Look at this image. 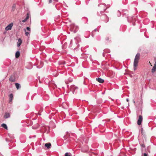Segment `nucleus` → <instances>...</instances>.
<instances>
[{
    "mask_svg": "<svg viewBox=\"0 0 156 156\" xmlns=\"http://www.w3.org/2000/svg\"><path fill=\"white\" fill-rule=\"evenodd\" d=\"M97 29H94V31L95 32H96L97 31Z\"/></svg>",
    "mask_w": 156,
    "mask_h": 156,
    "instance_id": "obj_31",
    "label": "nucleus"
},
{
    "mask_svg": "<svg viewBox=\"0 0 156 156\" xmlns=\"http://www.w3.org/2000/svg\"><path fill=\"white\" fill-rule=\"evenodd\" d=\"M73 81V79L71 78H69L67 80H65L66 83L67 84L69 82H71Z\"/></svg>",
    "mask_w": 156,
    "mask_h": 156,
    "instance_id": "obj_9",
    "label": "nucleus"
},
{
    "mask_svg": "<svg viewBox=\"0 0 156 156\" xmlns=\"http://www.w3.org/2000/svg\"><path fill=\"white\" fill-rule=\"evenodd\" d=\"M27 16H26V18H25V19L27 20L29 18V16H28V13H27Z\"/></svg>",
    "mask_w": 156,
    "mask_h": 156,
    "instance_id": "obj_22",
    "label": "nucleus"
},
{
    "mask_svg": "<svg viewBox=\"0 0 156 156\" xmlns=\"http://www.w3.org/2000/svg\"><path fill=\"white\" fill-rule=\"evenodd\" d=\"M49 0V3H51L52 2V0Z\"/></svg>",
    "mask_w": 156,
    "mask_h": 156,
    "instance_id": "obj_30",
    "label": "nucleus"
},
{
    "mask_svg": "<svg viewBox=\"0 0 156 156\" xmlns=\"http://www.w3.org/2000/svg\"><path fill=\"white\" fill-rule=\"evenodd\" d=\"M104 11H101L100 12H98L97 14L98 16L101 15V18L102 20L105 22L107 23L109 21V18L105 14H102L104 12Z\"/></svg>",
    "mask_w": 156,
    "mask_h": 156,
    "instance_id": "obj_1",
    "label": "nucleus"
},
{
    "mask_svg": "<svg viewBox=\"0 0 156 156\" xmlns=\"http://www.w3.org/2000/svg\"><path fill=\"white\" fill-rule=\"evenodd\" d=\"M4 117L5 119H7L10 117V114L8 113H5L4 115Z\"/></svg>",
    "mask_w": 156,
    "mask_h": 156,
    "instance_id": "obj_11",
    "label": "nucleus"
},
{
    "mask_svg": "<svg viewBox=\"0 0 156 156\" xmlns=\"http://www.w3.org/2000/svg\"><path fill=\"white\" fill-rule=\"evenodd\" d=\"M37 68L39 69V68H40L41 67H38V66H37Z\"/></svg>",
    "mask_w": 156,
    "mask_h": 156,
    "instance_id": "obj_34",
    "label": "nucleus"
},
{
    "mask_svg": "<svg viewBox=\"0 0 156 156\" xmlns=\"http://www.w3.org/2000/svg\"><path fill=\"white\" fill-rule=\"evenodd\" d=\"M27 21V20L25 19L24 20H23L22 21V22L23 23H24L26 21Z\"/></svg>",
    "mask_w": 156,
    "mask_h": 156,
    "instance_id": "obj_26",
    "label": "nucleus"
},
{
    "mask_svg": "<svg viewBox=\"0 0 156 156\" xmlns=\"http://www.w3.org/2000/svg\"><path fill=\"white\" fill-rule=\"evenodd\" d=\"M44 146L47 147L48 149L50 148L51 147V144L50 143H46L45 144Z\"/></svg>",
    "mask_w": 156,
    "mask_h": 156,
    "instance_id": "obj_10",
    "label": "nucleus"
},
{
    "mask_svg": "<svg viewBox=\"0 0 156 156\" xmlns=\"http://www.w3.org/2000/svg\"><path fill=\"white\" fill-rule=\"evenodd\" d=\"M22 43V40L20 38H19L18 40L17 43V46L18 47H19Z\"/></svg>",
    "mask_w": 156,
    "mask_h": 156,
    "instance_id": "obj_8",
    "label": "nucleus"
},
{
    "mask_svg": "<svg viewBox=\"0 0 156 156\" xmlns=\"http://www.w3.org/2000/svg\"><path fill=\"white\" fill-rule=\"evenodd\" d=\"M118 12H119V14H118V17H119L121 16V13L119 11H118Z\"/></svg>",
    "mask_w": 156,
    "mask_h": 156,
    "instance_id": "obj_25",
    "label": "nucleus"
},
{
    "mask_svg": "<svg viewBox=\"0 0 156 156\" xmlns=\"http://www.w3.org/2000/svg\"><path fill=\"white\" fill-rule=\"evenodd\" d=\"M71 91H72L73 94H76L77 91L78 87L74 85H71L70 87Z\"/></svg>",
    "mask_w": 156,
    "mask_h": 156,
    "instance_id": "obj_4",
    "label": "nucleus"
},
{
    "mask_svg": "<svg viewBox=\"0 0 156 156\" xmlns=\"http://www.w3.org/2000/svg\"><path fill=\"white\" fill-rule=\"evenodd\" d=\"M78 29V27L74 24H72L70 26V30L74 33L76 32Z\"/></svg>",
    "mask_w": 156,
    "mask_h": 156,
    "instance_id": "obj_3",
    "label": "nucleus"
},
{
    "mask_svg": "<svg viewBox=\"0 0 156 156\" xmlns=\"http://www.w3.org/2000/svg\"><path fill=\"white\" fill-rule=\"evenodd\" d=\"M9 80L10 81L12 82H14L15 81V77L13 76H11L9 78Z\"/></svg>",
    "mask_w": 156,
    "mask_h": 156,
    "instance_id": "obj_13",
    "label": "nucleus"
},
{
    "mask_svg": "<svg viewBox=\"0 0 156 156\" xmlns=\"http://www.w3.org/2000/svg\"><path fill=\"white\" fill-rule=\"evenodd\" d=\"M9 96V102L12 101L13 98V95L12 94H11Z\"/></svg>",
    "mask_w": 156,
    "mask_h": 156,
    "instance_id": "obj_15",
    "label": "nucleus"
},
{
    "mask_svg": "<svg viewBox=\"0 0 156 156\" xmlns=\"http://www.w3.org/2000/svg\"><path fill=\"white\" fill-rule=\"evenodd\" d=\"M154 59H155V60H156V58H155Z\"/></svg>",
    "mask_w": 156,
    "mask_h": 156,
    "instance_id": "obj_40",
    "label": "nucleus"
},
{
    "mask_svg": "<svg viewBox=\"0 0 156 156\" xmlns=\"http://www.w3.org/2000/svg\"><path fill=\"white\" fill-rule=\"evenodd\" d=\"M15 86L17 89H19L20 87V84L18 83H16L15 84Z\"/></svg>",
    "mask_w": 156,
    "mask_h": 156,
    "instance_id": "obj_17",
    "label": "nucleus"
},
{
    "mask_svg": "<svg viewBox=\"0 0 156 156\" xmlns=\"http://www.w3.org/2000/svg\"><path fill=\"white\" fill-rule=\"evenodd\" d=\"M76 38H75H75H74V39H75V40H76Z\"/></svg>",
    "mask_w": 156,
    "mask_h": 156,
    "instance_id": "obj_38",
    "label": "nucleus"
},
{
    "mask_svg": "<svg viewBox=\"0 0 156 156\" xmlns=\"http://www.w3.org/2000/svg\"><path fill=\"white\" fill-rule=\"evenodd\" d=\"M65 156H71V154L69 153H66L65 154Z\"/></svg>",
    "mask_w": 156,
    "mask_h": 156,
    "instance_id": "obj_20",
    "label": "nucleus"
},
{
    "mask_svg": "<svg viewBox=\"0 0 156 156\" xmlns=\"http://www.w3.org/2000/svg\"><path fill=\"white\" fill-rule=\"evenodd\" d=\"M133 102H134V103H135V101H134V100L133 101Z\"/></svg>",
    "mask_w": 156,
    "mask_h": 156,
    "instance_id": "obj_37",
    "label": "nucleus"
},
{
    "mask_svg": "<svg viewBox=\"0 0 156 156\" xmlns=\"http://www.w3.org/2000/svg\"><path fill=\"white\" fill-rule=\"evenodd\" d=\"M140 54L137 53L135 56L133 63V69L134 70H135L136 69V66H137L139 60L140 59Z\"/></svg>",
    "mask_w": 156,
    "mask_h": 156,
    "instance_id": "obj_2",
    "label": "nucleus"
},
{
    "mask_svg": "<svg viewBox=\"0 0 156 156\" xmlns=\"http://www.w3.org/2000/svg\"><path fill=\"white\" fill-rule=\"evenodd\" d=\"M143 121V117L141 115L139 116V119L137 121V123L138 125H140Z\"/></svg>",
    "mask_w": 156,
    "mask_h": 156,
    "instance_id": "obj_5",
    "label": "nucleus"
},
{
    "mask_svg": "<svg viewBox=\"0 0 156 156\" xmlns=\"http://www.w3.org/2000/svg\"><path fill=\"white\" fill-rule=\"evenodd\" d=\"M2 126L6 129H7L8 127L7 125L5 123H3L2 124Z\"/></svg>",
    "mask_w": 156,
    "mask_h": 156,
    "instance_id": "obj_18",
    "label": "nucleus"
},
{
    "mask_svg": "<svg viewBox=\"0 0 156 156\" xmlns=\"http://www.w3.org/2000/svg\"><path fill=\"white\" fill-rule=\"evenodd\" d=\"M25 34L27 36H28L29 35V34L28 32H27L26 30H25Z\"/></svg>",
    "mask_w": 156,
    "mask_h": 156,
    "instance_id": "obj_21",
    "label": "nucleus"
},
{
    "mask_svg": "<svg viewBox=\"0 0 156 156\" xmlns=\"http://www.w3.org/2000/svg\"><path fill=\"white\" fill-rule=\"evenodd\" d=\"M128 21H129V22H130V21L129 20V18H128Z\"/></svg>",
    "mask_w": 156,
    "mask_h": 156,
    "instance_id": "obj_35",
    "label": "nucleus"
},
{
    "mask_svg": "<svg viewBox=\"0 0 156 156\" xmlns=\"http://www.w3.org/2000/svg\"><path fill=\"white\" fill-rule=\"evenodd\" d=\"M98 6L102 8L103 9L104 11L106 9L105 8L106 6L103 3L99 4Z\"/></svg>",
    "mask_w": 156,
    "mask_h": 156,
    "instance_id": "obj_7",
    "label": "nucleus"
},
{
    "mask_svg": "<svg viewBox=\"0 0 156 156\" xmlns=\"http://www.w3.org/2000/svg\"><path fill=\"white\" fill-rule=\"evenodd\" d=\"M142 156H148V154L146 153H144V155Z\"/></svg>",
    "mask_w": 156,
    "mask_h": 156,
    "instance_id": "obj_24",
    "label": "nucleus"
},
{
    "mask_svg": "<svg viewBox=\"0 0 156 156\" xmlns=\"http://www.w3.org/2000/svg\"><path fill=\"white\" fill-rule=\"evenodd\" d=\"M16 9V4H14L12 6V8L11 9L12 12L14 11Z\"/></svg>",
    "mask_w": 156,
    "mask_h": 156,
    "instance_id": "obj_16",
    "label": "nucleus"
},
{
    "mask_svg": "<svg viewBox=\"0 0 156 156\" xmlns=\"http://www.w3.org/2000/svg\"><path fill=\"white\" fill-rule=\"evenodd\" d=\"M13 25V23H11L5 28V30H10Z\"/></svg>",
    "mask_w": 156,
    "mask_h": 156,
    "instance_id": "obj_6",
    "label": "nucleus"
},
{
    "mask_svg": "<svg viewBox=\"0 0 156 156\" xmlns=\"http://www.w3.org/2000/svg\"><path fill=\"white\" fill-rule=\"evenodd\" d=\"M27 30H28V31H30V29L29 27H27Z\"/></svg>",
    "mask_w": 156,
    "mask_h": 156,
    "instance_id": "obj_23",
    "label": "nucleus"
},
{
    "mask_svg": "<svg viewBox=\"0 0 156 156\" xmlns=\"http://www.w3.org/2000/svg\"><path fill=\"white\" fill-rule=\"evenodd\" d=\"M32 128L33 129H36V128L34 127V126H32Z\"/></svg>",
    "mask_w": 156,
    "mask_h": 156,
    "instance_id": "obj_29",
    "label": "nucleus"
},
{
    "mask_svg": "<svg viewBox=\"0 0 156 156\" xmlns=\"http://www.w3.org/2000/svg\"><path fill=\"white\" fill-rule=\"evenodd\" d=\"M72 40H71L70 42V44H72Z\"/></svg>",
    "mask_w": 156,
    "mask_h": 156,
    "instance_id": "obj_32",
    "label": "nucleus"
},
{
    "mask_svg": "<svg viewBox=\"0 0 156 156\" xmlns=\"http://www.w3.org/2000/svg\"><path fill=\"white\" fill-rule=\"evenodd\" d=\"M140 102L139 103L140 104V103H142V101H141V100L140 99Z\"/></svg>",
    "mask_w": 156,
    "mask_h": 156,
    "instance_id": "obj_33",
    "label": "nucleus"
},
{
    "mask_svg": "<svg viewBox=\"0 0 156 156\" xmlns=\"http://www.w3.org/2000/svg\"><path fill=\"white\" fill-rule=\"evenodd\" d=\"M97 80L98 82L101 83H102L104 82V80L101 78H98L96 79Z\"/></svg>",
    "mask_w": 156,
    "mask_h": 156,
    "instance_id": "obj_12",
    "label": "nucleus"
},
{
    "mask_svg": "<svg viewBox=\"0 0 156 156\" xmlns=\"http://www.w3.org/2000/svg\"><path fill=\"white\" fill-rule=\"evenodd\" d=\"M66 63H65V62H64L63 63V64H65Z\"/></svg>",
    "mask_w": 156,
    "mask_h": 156,
    "instance_id": "obj_36",
    "label": "nucleus"
},
{
    "mask_svg": "<svg viewBox=\"0 0 156 156\" xmlns=\"http://www.w3.org/2000/svg\"><path fill=\"white\" fill-rule=\"evenodd\" d=\"M123 16L124 17H125L126 18V14L125 13L123 15Z\"/></svg>",
    "mask_w": 156,
    "mask_h": 156,
    "instance_id": "obj_28",
    "label": "nucleus"
},
{
    "mask_svg": "<svg viewBox=\"0 0 156 156\" xmlns=\"http://www.w3.org/2000/svg\"><path fill=\"white\" fill-rule=\"evenodd\" d=\"M141 147H145V145L144 144H142L141 145Z\"/></svg>",
    "mask_w": 156,
    "mask_h": 156,
    "instance_id": "obj_27",
    "label": "nucleus"
},
{
    "mask_svg": "<svg viewBox=\"0 0 156 156\" xmlns=\"http://www.w3.org/2000/svg\"><path fill=\"white\" fill-rule=\"evenodd\" d=\"M20 55V52L19 51H18L16 52L15 54V57L16 58H18Z\"/></svg>",
    "mask_w": 156,
    "mask_h": 156,
    "instance_id": "obj_19",
    "label": "nucleus"
},
{
    "mask_svg": "<svg viewBox=\"0 0 156 156\" xmlns=\"http://www.w3.org/2000/svg\"><path fill=\"white\" fill-rule=\"evenodd\" d=\"M156 71V64H154V66L151 70V72L152 73H154Z\"/></svg>",
    "mask_w": 156,
    "mask_h": 156,
    "instance_id": "obj_14",
    "label": "nucleus"
},
{
    "mask_svg": "<svg viewBox=\"0 0 156 156\" xmlns=\"http://www.w3.org/2000/svg\"><path fill=\"white\" fill-rule=\"evenodd\" d=\"M127 102L128 101V99H127Z\"/></svg>",
    "mask_w": 156,
    "mask_h": 156,
    "instance_id": "obj_39",
    "label": "nucleus"
}]
</instances>
